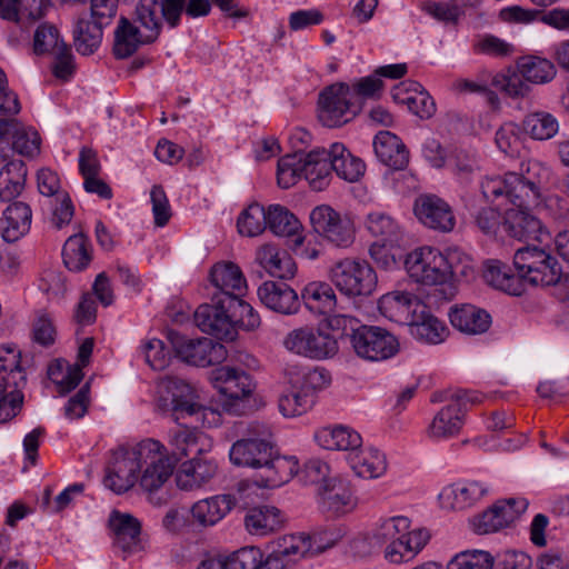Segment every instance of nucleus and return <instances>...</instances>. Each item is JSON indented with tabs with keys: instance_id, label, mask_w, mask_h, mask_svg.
I'll list each match as a JSON object with an SVG mask.
<instances>
[{
	"instance_id": "obj_1",
	"label": "nucleus",
	"mask_w": 569,
	"mask_h": 569,
	"mask_svg": "<svg viewBox=\"0 0 569 569\" xmlns=\"http://www.w3.org/2000/svg\"><path fill=\"white\" fill-rule=\"evenodd\" d=\"M549 174L548 167L529 159L520 163L518 171L507 172L502 177H487L481 181V192L488 201L498 206H515L506 210L502 221V227L510 237L520 241H541L542 224L529 209L539 204Z\"/></svg>"
},
{
	"instance_id": "obj_2",
	"label": "nucleus",
	"mask_w": 569,
	"mask_h": 569,
	"mask_svg": "<svg viewBox=\"0 0 569 569\" xmlns=\"http://www.w3.org/2000/svg\"><path fill=\"white\" fill-rule=\"evenodd\" d=\"M331 172L328 150L317 148L307 154L297 151L279 159L277 180L281 188L288 189L303 177L315 191H322L330 183Z\"/></svg>"
},
{
	"instance_id": "obj_3",
	"label": "nucleus",
	"mask_w": 569,
	"mask_h": 569,
	"mask_svg": "<svg viewBox=\"0 0 569 569\" xmlns=\"http://www.w3.org/2000/svg\"><path fill=\"white\" fill-rule=\"evenodd\" d=\"M164 389L167 396L161 397V406L164 412H170L176 422L193 418L196 422L207 427L220 423V413L202 405L196 390L189 383L179 379H169L164 382Z\"/></svg>"
},
{
	"instance_id": "obj_4",
	"label": "nucleus",
	"mask_w": 569,
	"mask_h": 569,
	"mask_svg": "<svg viewBox=\"0 0 569 569\" xmlns=\"http://www.w3.org/2000/svg\"><path fill=\"white\" fill-rule=\"evenodd\" d=\"M211 381L224 397L221 402L223 411L233 416H242L249 411L256 382L248 372L237 367L221 366L211 372Z\"/></svg>"
},
{
	"instance_id": "obj_5",
	"label": "nucleus",
	"mask_w": 569,
	"mask_h": 569,
	"mask_svg": "<svg viewBox=\"0 0 569 569\" xmlns=\"http://www.w3.org/2000/svg\"><path fill=\"white\" fill-rule=\"evenodd\" d=\"M513 266L522 284L552 286L559 282L562 270L550 252L538 247H522L516 250Z\"/></svg>"
},
{
	"instance_id": "obj_6",
	"label": "nucleus",
	"mask_w": 569,
	"mask_h": 569,
	"mask_svg": "<svg viewBox=\"0 0 569 569\" xmlns=\"http://www.w3.org/2000/svg\"><path fill=\"white\" fill-rule=\"evenodd\" d=\"M272 432L263 422L252 421L247 428V438L234 442L230 449V460L240 467L258 468L271 461Z\"/></svg>"
},
{
	"instance_id": "obj_7",
	"label": "nucleus",
	"mask_w": 569,
	"mask_h": 569,
	"mask_svg": "<svg viewBox=\"0 0 569 569\" xmlns=\"http://www.w3.org/2000/svg\"><path fill=\"white\" fill-rule=\"evenodd\" d=\"M405 267L411 279L426 286L446 283L453 274L447 257L432 247L415 249L407 256Z\"/></svg>"
},
{
	"instance_id": "obj_8",
	"label": "nucleus",
	"mask_w": 569,
	"mask_h": 569,
	"mask_svg": "<svg viewBox=\"0 0 569 569\" xmlns=\"http://www.w3.org/2000/svg\"><path fill=\"white\" fill-rule=\"evenodd\" d=\"M336 288L349 297L369 296L377 287V274L365 260L343 259L330 269Z\"/></svg>"
},
{
	"instance_id": "obj_9",
	"label": "nucleus",
	"mask_w": 569,
	"mask_h": 569,
	"mask_svg": "<svg viewBox=\"0 0 569 569\" xmlns=\"http://www.w3.org/2000/svg\"><path fill=\"white\" fill-rule=\"evenodd\" d=\"M283 347L298 356L325 360L338 352L337 340L328 332L315 326H302L287 333Z\"/></svg>"
},
{
	"instance_id": "obj_10",
	"label": "nucleus",
	"mask_w": 569,
	"mask_h": 569,
	"mask_svg": "<svg viewBox=\"0 0 569 569\" xmlns=\"http://www.w3.org/2000/svg\"><path fill=\"white\" fill-rule=\"evenodd\" d=\"M351 88L343 82L327 87L319 96L318 118L328 128H337L351 121L360 111L352 100Z\"/></svg>"
},
{
	"instance_id": "obj_11",
	"label": "nucleus",
	"mask_w": 569,
	"mask_h": 569,
	"mask_svg": "<svg viewBox=\"0 0 569 569\" xmlns=\"http://www.w3.org/2000/svg\"><path fill=\"white\" fill-rule=\"evenodd\" d=\"M167 337L176 356L188 365L214 366L224 361L228 356L226 347L210 338L190 339L174 330H170Z\"/></svg>"
},
{
	"instance_id": "obj_12",
	"label": "nucleus",
	"mask_w": 569,
	"mask_h": 569,
	"mask_svg": "<svg viewBox=\"0 0 569 569\" xmlns=\"http://www.w3.org/2000/svg\"><path fill=\"white\" fill-rule=\"evenodd\" d=\"M166 451L164 446L153 439L139 443L138 453L142 459V473L139 483L144 491H157L172 476L176 463Z\"/></svg>"
},
{
	"instance_id": "obj_13",
	"label": "nucleus",
	"mask_w": 569,
	"mask_h": 569,
	"mask_svg": "<svg viewBox=\"0 0 569 569\" xmlns=\"http://www.w3.org/2000/svg\"><path fill=\"white\" fill-rule=\"evenodd\" d=\"M355 353L368 361H381L393 357L399 351L398 339L388 330L363 325L351 335Z\"/></svg>"
},
{
	"instance_id": "obj_14",
	"label": "nucleus",
	"mask_w": 569,
	"mask_h": 569,
	"mask_svg": "<svg viewBox=\"0 0 569 569\" xmlns=\"http://www.w3.org/2000/svg\"><path fill=\"white\" fill-rule=\"evenodd\" d=\"M186 0H140L136 8V20L146 29L147 40L156 41L160 34L162 20L177 27Z\"/></svg>"
},
{
	"instance_id": "obj_15",
	"label": "nucleus",
	"mask_w": 569,
	"mask_h": 569,
	"mask_svg": "<svg viewBox=\"0 0 569 569\" xmlns=\"http://www.w3.org/2000/svg\"><path fill=\"white\" fill-rule=\"evenodd\" d=\"M313 230L336 247L347 248L355 240L353 223L327 204L316 207L310 213Z\"/></svg>"
},
{
	"instance_id": "obj_16",
	"label": "nucleus",
	"mask_w": 569,
	"mask_h": 569,
	"mask_svg": "<svg viewBox=\"0 0 569 569\" xmlns=\"http://www.w3.org/2000/svg\"><path fill=\"white\" fill-rule=\"evenodd\" d=\"M138 452L139 445L132 449L119 448L112 452L103 483L114 493L121 495L137 482V472L142 469V459Z\"/></svg>"
},
{
	"instance_id": "obj_17",
	"label": "nucleus",
	"mask_w": 569,
	"mask_h": 569,
	"mask_svg": "<svg viewBox=\"0 0 569 569\" xmlns=\"http://www.w3.org/2000/svg\"><path fill=\"white\" fill-rule=\"evenodd\" d=\"M226 298L229 296H211V303L199 306L194 312V323L202 332L232 341L237 337V329L231 325Z\"/></svg>"
},
{
	"instance_id": "obj_18",
	"label": "nucleus",
	"mask_w": 569,
	"mask_h": 569,
	"mask_svg": "<svg viewBox=\"0 0 569 569\" xmlns=\"http://www.w3.org/2000/svg\"><path fill=\"white\" fill-rule=\"evenodd\" d=\"M525 498L498 500L495 505L471 520L473 531L478 535L496 532L513 523L528 508Z\"/></svg>"
},
{
	"instance_id": "obj_19",
	"label": "nucleus",
	"mask_w": 569,
	"mask_h": 569,
	"mask_svg": "<svg viewBox=\"0 0 569 569\" xmlns=\"http://www.w3.org/2000/svg\"><path fill=\"white\" fill-rule=\"evenodd\" d=\"M318 505L327 517L341 518L357 508L358 498L348 482L333 479L319 487Z\"/></svg>"
},
{
	"instance_id": "obj_20",
	"label": "nucleus",
	"mask_w": 569,
	"mask_h": 569,
	"mask_svg": "<svg viewBox=\"0 0 569 569\" xmlns=\"http://www.w3.org/2000/svg\"><path fill=\"white\" fill-rule=\"evenodd\" d=\"M415 214L426 227L450 232L456 226V217L451 207L435 194H422L415 202Z\"/></svg>"
},
{
	"instance_id": "obj_21",
	"label": "nucleus",
	"mask_w": 569,
	"mask_h": 569,
	"mask_svg": "<svg viewBox=\"0 0 569 569\" xmlns=\"http://www.w3.org/2000/svg\"><path fill=\"white\" fill-rule=\"evenodd\" d=\"M27 174L24 161L11 159L8 146L0 143V200L3 202L16 200L24 190Z\"/></svg>"
},
{
	"instance_id": "obj_22",
	"label": "nucleus",
	"mask_w": 569,
	"mask_h": 569,
	"mask_svg": "<svg viewBox=\"0 0 569 569\" xmlns=\"http://www.w3.org/2000/svg\"><path fill=\"white\" fill-rule=\"evenodd\" d=\"M168 445L174 463L184 457H197L210 448V442L203 432L179 422L177 427L169 430Z\"/></svg>"
},
{
	"instance_id": "obj_23",
	"label": "nucleus",
	"mask_w": 569,
	"mask_h": 569,
	"mask_svg": "<svg viewBox=\"0 0 569 569\" xmlns=\"http://www.w3.org/2000/svg\"><path fill=\"white\" fill-rule=\"evenodd\" d=\"M31 222L30 204L21 200H12L2 211L0 234L4 241L16 242L29 232Z\"/></svg>"
},
{
	"instance_id": "obj_24",
	"label": "nucleus",
	"mask_w": 569,
	"mask_h": 569,
	"mask_svg": "<svg viewBox=\"0 0 569 569\" xmlns=\"http://www.w3.org/2000/svg\"><path fill=\"white\" fill-rule=\"evenodd\" d=\"M258 297L267 308L282 315H293L300 309L298 293L284 282L264 281L258 288Z\"/></svg>"
},
{
	"instance_id": "obj_25",
	"label": "nucleus",
	"mask_w": 569,
	"mask_h": 569,
	"mask_svg": "<svg viewBox=\"0 0 569 569\" xmlns=\"http://www.w3.org/2000/svg\"><path fill=\"white\" fill-rule=\"evenodd\" d=\"M416 306V313L413 312L412 319L407 325L410 335L425 343L438 345L442 342L448 335L446 325L430 312L426 303H417Z\"/></svg>"
},
{
	"instance_id": "obj_26",
	"label": "nucleus",
	"mask_w": 569,
	"mask_h": 569,
	"mask_svg": "<svg viewBox=\"0 0 569 569\" xmlns=\"http://www.w3.org/2000/svg\"><path fill=\"white\" fill-rule=\"evenodd\" d=\"M210 284L214 288L211 296H241L246 288V278L238 264L220 261L209 272Z\"/></svg>"
},
{
	"instance_id": "obj_27",
	"label": "nucleus",
	"mask_w": 569,
	"mask_h": 569,
	"mask_svg": "<svg viewBox=\"0 0 569 569\" xmlns=\"http://www.w3.org/2000/svg\"><path fill=\"white\" fill-rule=\"evenodd\" d=\"M488 488L478 481H465L442 489L439 500L443 508L465 510L483 498Z\"/></svg>"
},
{
	"instance_id": "obj_28",
	"label": "nucleus",
	"mask_w": 569,
	"mask_h": 569,
	"mask_svg": "<svg viewBox=\"0 0 569 569\" xmlns=\"http://www.w3.org/2000/svg\"><path fill=\"white\" fill-rule=\"evenodd\" d=\"M104 23L87 13L80 14L73 23V46L81 56H91L98 51L103 39Z\"/></svg>"
},
{
	"instance_id": "obj_29",
	"label": "nucleus",
	"mask_w": 569,
	"mask_h": 569,
	"mask_svg": "<svg viewBox=\"0 0 569 569\" xmlns=\"http://www.w3.org/2000/svg\"><path fill=\"white\" fill-rule=\"evenodd\" d=\"M423 303L415 295L407 291H391L383 295L378 302L380 313L389 320L408 325L416 312V305Z\"/></svg>"
},
{
	"instance_id": "obj_30",
	"label": "nucleus",
	"mask_w": 569,
	"mask_h": 569,
	"mask_svg": "<svg viewBox=\"0 0 569 569\" xmlns=\"http://www.w3.org/2000/svg\"><path fill=\"white\" fill-rule=\"evenodd\" d=\"M377 158L393 170H403L409 163V151L401 139L390 131H380L373 139Z\"/></svg>"
},
{
	"instance_id": "obj_31",
	"label": "nucleus",
	"mask_w": 569,
	"mask_h": 569,
	"mask_svg": "<svg viewBox=\"0 0 569 569\" xmlns=\"http://www.w3.org/2000/svg\"><path fill=\"white\" fill-rule=\"evenodd\" d=\"M216 473L217 465L213 461L192 457L179 468L176 482L181 490L192 491L206 486Z\"/></svg>"
},
{
	"instance_id": "obj_32",
	"label": "nucleus",
	"mask_w": 569,
	"mask_h": 569,
	"mask_svg": "<svg viewBox=\"0 0 569 569\" xmlns=\"http://www.w3.org/2000/svg\"><path fill=\"white\" fill-rule=\"evenodd\" d=\"M450 322L466 335H481L491 326V316L475 305L456 306L449 313Z\"/></svg>"
},
{
	"instance_id": "obj_33",
	"label": "nucleus",
	"mask_w": 569,
	"mask_h": 569,
	"mask_svg": "<svg viewBox=\"0 0 569 569\" xmlns=\"http://www.w3.org/2000/svg\"><path fill=\"white\" fill-rule=\"evenodd\" d=\"M257 262L271 276L280 279H290L296 274L297 266L286 250L273 244L261 246L256 253Z\"/></svg>"
},
{
	"instance_id": "obj_34",
	"label": "nucleus",
	"mask_w": 569,
	"mask_h": 569,
	"mask_svg": "<svg viewBox=\"0 0 569 569\" xmlns=\"http://www.w3.org/2000/svg\"><path fill=\"white\" fill-rule=\"evenodd\" d=\"M317 443L327 450H345L353 453L361 448V436L343 426L323 427L315 433Z\"/></svg>"
},
{
	"instance_id": "obj_35",
	"label": "nucleus",
	"mask_w": 569,
	"mask_h": 569,
	"mask_svg": "<svg viewBox=\"0 0 569 569\" xmlns=\"http://www.w3.org/2000/svg\"><path fill=\"white\" fill-rule=\"evenodd\" d=\"M236 500L230 495H219L202 499L191 508L193 520L202 527L219 522L234 506Z\"/></svg>"
},
{
	"instance_id": "obj_36",
	"label": "nucleus",
	"mask_w": 569,
	"mask_h": 569,
	"mask_svg": "<svg viewBox=\"0 0 569 569\" xmlns=\"http://www.w3.org/2000/svg\"><path fill=\"white\" fill-rule=\"evenodd\" d=\"M147 40V32H141L129 19L121 17L114 30L113 54L118 59L132 56L142 44L152 43Z\"/></svg>"
},
{
	"instance_id": "obj_37",
	"label": "nucleus",
	"mask_w": 569,
	"mask_h": 569,
	"mask_svg": "<svg viewBox=\"0 0 569 569\" xmlns=\"http://www.w3.org/2000/svg\"><path fill=\"white\" fill-rule=\"evenodd\" d=\"M305 307L315 315H330L337 306V296L331 284L322 281L307 283L301 290Z\"/></svg>"
},
{
	"instance_id": "obj_38",
	"label": "nucleus",
	"mask_w": 569,
	"mask_h": 569,
	"mask_svg": "<svg viewBox=\"0 0 569 569\" xmlns=\"http://www.w3.org/2000/svg\"><path fill=\"white\" fill-rule=\"evenodd\" d=\"M331 170L346 181L356 182L365 173L366 166L363 161L350 153V151L340 142H335L328 149Z\"/></svg>"
},
{
	"instance_id": "obj_39",
	"label": "nucleus",
	"mask_w": 569,
	"mask_h": 569,
	"mask_svg": "<svg viewBox=\"0 0 569 569\" xmlns=\"http://www.w3.org/2000/svg\"><path fill=\"white\" fill-rule=\"evenodd\" d=\"M450 403L443 407L432 419L427 433L432 439H447L459 433L463 425V407Z\"/></svg>"
},
{
	"instance_id": "obj_40",
	"label": "nucleus",
	"mask_w": 569,
	"mask_h": 569,
	"mask_svg": "<svg viewBox=\"0 0 569 569\" xmlns=\"http://www.w3.org/2000/svg\"><path fill=\"white\" fill-rule=\"evenodd\" d=\"M27 383L26 375L19 373V379L0 378V423L14 418L23 403L22 388Z\"/></svg>"
},
{
	"instance_id": "obj_41",
	"label": "nucleus",
	"mask_w": 569,
	"mask_h": 569,
	"mask_svg": "<svg viewBox=\"0 0 569 569\" xmlns=\"http://www.w3.org/2000/svg\"><path fill=\"white\" fill-rule=\"evenodd\" d=\"M430 536L423 529L412 530L405 539L385 546V558L391 563H401L413 557L426 546Z\"/></svg>"
},
{
	"instance_id": "obj_42",
	"label": "nucleus",
	"mask_w": 569,
	"mask_h": 569,
	"mask_svg": "<svg viewBox=\"0 0 569 569\" xmlns=\"http://www.w3.org/2000/svg\"><path fill=\"white\" fill-rule=\"evenodd\" d=\"M483 278L490 286L511 296H521L525 291L519 273H511L510 268L499 260L486 262Z\"/></svg>"
},
{
	"instance_id": "obj_43",
	"label": "nucleus",
	"mask_w": 569,
	"mask_h": 569,
	"mask_svg": "<svg viewBox=\"0 0 569 569\" xmlns=\"http://www.w3.org/2000/svg\"><path fill=\"white\" fill-rule=\"evenodd\" d=\"M348 461L353 471L362 478H378L387 470L386 456L378 449H358L349 453Z\"/></svg>"
},
{
	"instance_id": "obj_44",
	"label": "nucleus",
	"mask_w": 569,
	"mask_h": 569,
	"mask_svg": "<svg viewBox=\"0 0 569 569\" xmlns=\"http://www.w3.org/2000/svg\"><path fill=\"white\" fill-rule=\"evenodd\" d=\"M109 522L114 533V545L123 551H131L139 542L141 526L138 519L114 511Z\"/></svg>"
},
{
	"instance_id": "obj_45",
	"label": "nucleus",
	"mask_w": 569,
	"mask_h": 569,
	"mask_svg": "<svg viewBox=\"0 0 569 569\" xmlns=\"http://www.w3.org/2000/svg\"><path fill=\"white\" fill-rule=\"evenodd\" d=\"M281 523L280 511L272 506L251 508L244 517L247 530L256 536H267L280 528Z\"/></svg>"
},
{
	"instance_id": "obj_46",
	"label": "nucleus",
	"mask_w": 569,
	"mask_h": 569,
	"mask_svg": "<svg viewBox=\"0 0 569 569\" xmlns=\"http://www.w3.org/2000/svg\"><path fill=\"white\" fill-rule=\"evenodd\" d=\"M66 267L71 271H82L91 261V247L83 233L70 236L62 248Z\"/></svg>"
},
{
	"instance_id": "obj_47",
	"label": "nucleus",
	"mask_w": 569,
	"mask_h": 569,
	"mask_svg": "<svg viewBox=\"0 0 569 569\" xmlns=\"http://www.w3.org/2000/svg\"><path fill=\"white\" fill-rule=\"evenodd\" d=\"M368 231L382 241L390 244H399L402 239V229L399 223L389 214L380 211L370 212L366 219Z\"/></svg>"
},
{
	"instance_id": "obj_48",
	"label": "nucleus",
	"mask_w": 569,
	"mask_h": 569,
	"mask_svg": "<svg viewBox=\"0 0 569 569\" xmlns=\"http://www.w3.org/2000/svg\"><path fill=\"white\" fill-rule=\"evenodd\" d=\"M266 222L270 231L280 237L295 236L301 229V223L296 216L280 204L268 208Z\"/></svg>"
},
{
	"instance_id": "obj_49",
	"label": "nucleus",
	"mask_w": 569,
	"mask_h": 569,
	"mask_svg": "<svg viewBox=\"0 0 569 569\" xmlns=\"http://www.w3.org/2000/svg\"><path fill=\"white\" fill-rule=\"evenodd\" d=\"M517 68L523 73L528 82L536 84L551 81L557 73L556 67L550 60L535 56L521 58Z\"/></svg>"
},
{
	"instance_id": "obj_50",
	"label": "nucleus",
	"mask_w": 569,
	"mask_h": 569,
	"mask_svg": "<svg viewBox=\"0 0 569 569\" xmlns=\"http://www.w3.org/2000/svg\"><path fill=\"white\" fill-rule=\"evenodd\" d=\"M411 531L410 520L407 517L397 516L381 520L373 531L372 539L378 545L387 546L398 539H405Z\"/></svg>"
},
{
	"instance_id": "obj_51",
	"label": "nucleus",
	"mask_w": 569,
	"mask_h": 569,
	"mask_svg": "<svg viewBox=\"0 0 569 569\" xmlns=\"http://www.w3.org/2000/svg\"><path fill=\"white\" fill-rule=\"evenodd\" d=\"M522 126L523 130L536 140H548L559 130L558 120L546 111H537L527 114Z\"/></svg>"
},
{
	"instance_id": "obj_52",
	"label": "nucleus",
	"mask_w": 569,
	"mask_h": 569,
	"mask_svg": "<svg viewBox=\"0 0 569 569\" xmlns=\"http://www.w3.org/2000/svg\"><path fill=\"white\" fill-rule=\"evenodd\" d=\"M240 297L241 296H229V298H226L231 317V325L234 329L239 326L247 331H253L260 326L261 319L258 312Z\"/></svg>"
},
{
	"instance_id": "obj_53",
	"label": "nucleus",
	"mask_w": 569,
	"mask_h": 569,
	"mask_svg": "<svg viewBox=\"0 0 569 569\" xmlns=\"http://www.w3.org/2000/svg\"><path fill=\"white\" fill-rule=\"evenodd\" d=\"M257 469H262L258 485L264 488H276L286 483L291 477L292 471L288 469V461L280 458L274 449L271 453V461L259 466Z\"/></svg>"
},
{
	"instance_id": "obj_54",
	"label": "nucleus",
	"mask_w": 569,
	"mask_h": 569,
	"mask_svg": "<svg viewBox=\"0 0 569 569\" xmlns=\"http://www.w3.org/2000/svg\"><path fill=\"white\" fill-rule=\"evenodd\" d=\"M67 46L56 26L42 23L37 28L33 36V51L36 54L53 56Z\"/></svg>"
},
{
	"instance_id": "obj_55",
	"label": "nucleus",
	"mask_w": 569,
	"mask_h": 569,
	"mask_svg": "<svg viewBox=\"0 0 569 569\" xmlns=\"http://www.w3.org/2000/svg\"><path fill=\"white\" fill-rule=\"evenodd\" d=\"M307 535L310 539L311 551L313 555H318L336 546L346 535V530L340 525L331 523L317 527Z\"/></svg>"
},
{
	"instance_id": "obj_56",
	"label": "nucleus",
	"mask_w": 569,
	"mask_h": 569,
	"mask_svg": "<svg viewBox=\"0 0 569 569\" xmlns=\"http://www.w3.org/2000/svg\"><path fill=\"white\" fill-rule=\"evenodd\" d=\"M237 227L242 236L256 237L262 233L267 227L264 208L258 203L250 204L239 216Z\"/></svg>"
},
{
	"instance_id": "obj_57",
	"label": "nucleus",
	"mask_w": 569,
	"mask_h": 569,
	"mask_svg": "<svg viewBox=\"0 0 569 569\" xmlns=\"http://www.w3.org/2000/svg\"><path fill=\"white\" fill-rule=\"evenodd\" d=\"M12 139L11 149L24 157H33L40 151V136L32 129L22 126L20 122L14 128L10 138Z\"/></svg>"
},
{
	"instance_id": "obj_58",
	"label": "nucleus",
	"mask_w": 569,
	"mask_h": 569,
	"mask_svg": "<svg viewBox=\"0 0 569 569\" xmlns=\"http://www.w3.org/2000/svg\"><path fill=\"white\" fill-rule=\"evenodd\" d=\"M274 551L283 561L284 558L296 560L308 555H313L309 536L306 532L282 537L278 541Z\"/></svg>"
},
{
	"instance_id": "obj_59",
	"label": "nucleus",
	"mask_w": 569,
	"mask_h": 569,
	"mask_svg": "<svg viewBox=\"0 0 569 569\" xmlns=\"http://www.w3.org/2000/svg\"><path fill=\"white\" fill-rule=\"evenodd\" d=\"M313 405L312 396L306 391L290 390L278 400L279 411L283 417L293 418L306 413Z\"/></svg>"
},
{
	"instance_id": "obj_60",
	"label": "nucleus",
	"mask_w": 569,
	"mask_h": 569,
	"mask_svg": "<svg viewBox=\"0 0 569 569\" xmlns=\"http://www.w3.org/2000/svg\"><path fill=\"white\" fill-rule=\"evenodd\" d=\"M493 556L485 550H466L455 556L447 565V569H492Z\"/></svg>"
},
{
	"instance_id": "obj_61",
	"label": "nucleus",
	"mask_w": 569,
	"mask_h": 569,
	"mask_svg": "<svg viewBox=\"0 0 569 569\" xmlns=\"http://www.w3.org/2000/svg\"><path fill=\"white\" fill-rule=\"evenodd\" d=\"M495 84L511 98H523L530 91L529 82L518 68L517 71H508L496 77Z\"/></svg>"
},
{
	"instance_id": "obj_62",
	"label": "nucleus",
	"mask_w": 569,
	"mask_h": 569,
	"mask_svg": "<svg viewBox=\"0 0 569 569\" xmlns=\"http://www.w3.org/2000/svg\"><path fill=\"white\" fill-rule=\"evenodd\" d=\"M260 557L259 548L244 547L221 559L220 569H257Z\"/></svg>"
},
{
	"instance_id": "obj_63",
	"label": "nucleus",
	"mask_w": 569,
	"mask_h": 569,
	"mask_svg": "<svg viewBox=\"0 0 569 569\" xmlns=\"http://www.w3.org/2000/svg\"><path fill=\"white\" fill-rule=\"evenodd\" d=\"M409 86V89H412L415 94L407 97L402 101L407 103L411 112L421 119H428L432 117L436 112V104L433 99L429 96L428 92L418 90V88H421L420 84L412 82Z\"/></svg>"
},
{
	"instance_id": "obj_64",
	"label": "nucleus",
	"mask_w": 569,
	"mask_h": 569,
	"mask_svg": "<svg viewBox=\"0 0 569 569\" xmlns=\"http://www.w3.org/2000/svg\"><path fill=\"white\" fill-rule=\"evenodd\" d=\"M52 208V224L61 229L70 223L74 214V207L68 192L63 191L49 199Z\"/></svg>"
}]
</instances>
